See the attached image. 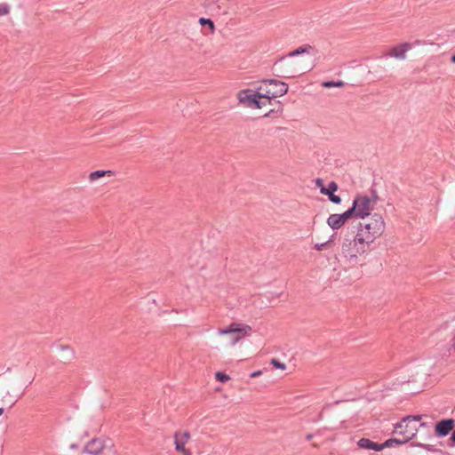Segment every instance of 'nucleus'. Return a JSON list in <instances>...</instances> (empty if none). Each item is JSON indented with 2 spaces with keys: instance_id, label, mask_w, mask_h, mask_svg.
<instances>
[{
  "instance_id": "nucleus-1",
  "label": "nucleus",
  "mask_w": 455,
  "mask_h": 455,
  "mask_svg": "<svg viewBox=\"0 0 455 455\" xmlns=\"http://www.w3.org/2000/svg\"><path fill=\"white\" fill-rule=\"evenodd\" d=\"M369 243L357 240V235L354 228H347L344 233L339 251L335 259L345 267H352L356 265H363L362 257L367 251Z\"/></svg>"
},
{
  "instance_id": "nucleus-2",
  "label": "nucleus",
  "mask_w": 455,
  "mask_h": 455,
  "mask_svg": "<svg viewBox=\"0 0 455 455\" xmlns=\"http://www.w3.org/2000/svg\"><path fill=\"white\" fill-rule=\"evenodd\" d=\"M315 49L309 44H303L286 54V78L296 77L311 71L314 67L312 57Z\"/></svg>"
},
{
  "instance_id": "nucleus-3",
  "label": "nucleus",
  "mask_w": 455,
  "mask_h": 455,
  "mask_svg": "<svg viewBox=\"0 0 455 455\" xmlns=\"http://www.w3.org/2000/svg\"><path fill=\"white\" fill-rule=\"evenodd\" d=\"M363 221H360L356 226H353L355 234L357 235V240L367 243H372L385 230V221L381 215L374 213L366 217Z\"/></svg>"
},
{
  "instance_id": "nucleus-4",
  "label": "nucleus",
  "mask_w": 455,
  "mask_h": 455,
  "mask_svg": "<svg viewBox=\"0 0 455 455\" xmlns=\"http://www.w3.org/2000/svg\"><path fill=\"white\" fill-rule=\"evenodd\" d=\"M411 418H403L399 423L395 426L394 435H396L390 440H395V445L403 447V452L410 453L411 449L414 447H422L427 451H435L430 448V445H424L421 443L415 444L414 443H409V441L416 435L417 427L415 424L411 423Z\"/></svg>"
},
{
  "instance_id": "nucleus-5",
  "label": "nucleus",
  "mask_w": 455,
  "mask_h": 455,
  "mask_svg": "<svg viewBox=\"0 0 455 455\" xmlns=\"http://www.w3.org/2000/svg\"><path fill=\"white\" fill-rule=\"evenodd\" d=\"M378 199L379 196L376 191H372L371 196L356 195L349 209L353 210L354 217L364 220L366 217L371 216V212L373 210Z\"/></svg>"
},
{
  "instance_id": "nucleus-6",
  "label": "nucleus",
  "mask_w": 455,
  "mask_h": 455,
  "mask_svg": "<svg viewBox=\"0 0 455 455\" xmlns=\"http://www.w3.org/2000/svg\"><path fill=\"white\" fill-rule=\"evenodd\" d=\"M282 85H284V83L275 79L263 80L256 88L257 93H259L261 99H265L270 103L271 100L284 95V90L280 87Z\"/></svg>"
},
{
  "instance_id": "nucleus-7",
  "label": "nucleus",
  "mask_w": 455,
  "mask_h": 455,
  "mask_svg": "<svg viewBox=\"0 0 455 455\" xmlns=\"http://www.w3.org/2000/svg\"><path fill=\"white\" fill-rule=\"evenodd\" d=\"M237 99L240 103L251 108H261L266 105V101H262L259 93H257V89H244L237 93Z\"/></svg>"
},
{
  "instance_id": "nucleus-8",
  "label": "nucleus",
  "mask_w": 455,
  "mask_h": 455,
  "mask_svg": "<svg viewBox=\"0 0 455 455\" xmlns=\"http://www.w3.org/2000/svg\"><path fill=\"white\" fill-rule=\"evenodd\" d=\"M251 327L248 324L242 323H232L228 327L224 329H220L219 333L220 335L234 334L231 344L235 345L243 337L249 335L251 332Z\"/></svg>"
},
{
  "instance_id": "nucleus-9",
  "label": "nucleus",
  "mask_w": 455,
  "mask_h": 455,
  "mask_svg": "<svg viewBox=\"0 0 455 455\" xmlns=\"http://www.w3.org/2000/svg\"><path fill=\"white\" fill-rule=\"evenodd\" d=\"M112 447L113 443L109 439L92 438L84 445V451L90 455H98L105 450H111Z\"/></svg>"
},
{
  "instance_id": "nucleus-10",
  "label": "nucleus",
  "mask_w": 455,
  "mask_h": 455,
  "mask_svg": "<svg viewBox=\"0 0 455 455\" xmlns=\"http://www.w3.org/2000/svg\"><path fill=\"white\" fill-rule=\"evenodd\" d=\"M353 210L347 209L341 214H331L327 220V224L332 229L340 228L349 219L353 218Z\"/></svg>"
},
{
  "instance_id": "nucleus-11",
  "label": "nucleus",
  "mask_w": 455,
  "mask_h": 455,
  "mask_svg": "<svg viewBox=\"0 0 455 455\" xmlns=\"http://www.w3.org/2000/svg\"><path fill=\"white\" fill-rule=\"evenodd\" d=\"M394 442H395V441L388 439V440L385 441L382 443H379L373 442V441H371V440H370L368 438H361L357 442V445H358V447L360 449L372 450V451H380L384 448L393 447L394 446Z\"/></svg>"
},
{
  "instance_id": "nucleus-12",
  "label": "nucleus",
  "mask_w": 455,
  "mask_h": 455,
  "mask_svg": "<svg viewBox=\"0 0 455 455\" xmlns=\"http://www.w3.org/2000/svg\"><path fill=\"white\" fill-rule=\"evenodd\" d=\"M412 48L410 43H403L397 45H395L390 48L389 52L386 53L385 57H392L396 60H405L406 53L411 51Z\"/></svg>"
},
{
  "instance_id": "nucleus-13",
  "label": "nucleus",
  "mask_w": 455,
  "mask_h": 455,
  "mask_svg": "<svg viewBox=\"0 0 455 455\" xmlns=\"http://www.w3.org/2000/svg\"><path fill=\"white\" fill-rule=\"evenodd\" d=\"M190 438V433L185 432H175L174 434V444L175 450L178 452H182L183 455H191L188 450L185 448L186 443Z\"/></svg>"
},
{
  "instance_id": "nucleus-14",
  "label": "nucleus",
  "mask_w": 455,
  "mask_h": 455,
  "mask_svg": "<svg viewBox=\"0 0 455 455\" xmlns=\"http://www.w3.org/2000/svg\"><path fill=\"white\" fill-rule=\"evenodd\" d=\"M455 420L453 419H445L438 421L435 426V434L438 437H443L453 430Z\"/></svg>"
},
{
  "instance_id": "nucleus-15",
  "label": "nucleus",
  "mask_w": 455,
  "mask_h": 455,
  "mask_svg": "<svg viewBox=\"0 0 455 455\" xmlns=\"http://www.w3.org/2000/svg\"><path fill=\"white\" fill-rule=\"evenodd\" d=\"M55 348L63 353V355L60 356V360L64 363H69L74 359L75 353L69 346L59 344L55 346Z\"/></svg>"
},
{
  "instance_id": "nucleus-16",
  "label": "nucleus",
  "mask_w": 455,
  "mask_h": 455,
  "mask_svg": "<svg viewBox=\"0 0 455 455\" xmlns=\"http://www.w3.org/2000/svg\"><path fill=\"white\" fill-rule=\"evenodd\" d=\"M114 172L112 171H104V170H97L94 172H92L89 175V179L92 181L97 180L100 178H102L104 176H112Z\"/></svg>"
},
{
  "instance_id": "nucleus-17",
  "label": "nucleus",
  "mask_w": 455,
  "mask_h": 455,
  "mask_svg": "<svg viewBox=\"0 0 455 455\" xmlns=\"http://www.w3.org/2000/svg\"><path fill=\"white\" fill-rule=\"evenodd\" d=\"M339 189V186L335 181H331L328 187L322 188V194L327 196L334 195V193Z\"/></svg>"
},
{
  "instance_id": "nucleus-18",
  "label": "nucleus",
  "mask_w": 455,
  "mask_h": 455,
  "mask_svg": "<svg viewBox=\"0 0 455 455\" xmlns=\"http://www.w3.org/2000/svg\"><path fill=\"white\" fill-rule=\"evenodd\" d=\"M199 23L202 27H207L211 31H213L215 29V25L212 20L209 18H200Z\"/></svg>"
},
{
  "instance_id": "nucleus-19",
  "label": "nucleus",
  "mask_w": 455,
  "mask_h": 455,
  "mask_svg": "<svg viewBox=\"0 0 455 455\" xmlns=\"http://www.w3.org/2000/svg\"><path fill=\"white\" fill-rule=\"evenodd\" d=\"M333 235L329 239L327 240L326 242L324 243H316L315 244V249L316 251H323L324 249H328V248H331L332 243H333V239H332Z\"/></svg>"
},
{
  "instance_id": "nucleus-20",
  "label": "nucleus",
  "mask_w": 455,
  "mask_h": 455,
  "mask_svg": "<svg viewBox=\"0 0 455 455\" xmlns=\"http://www.w3.org/2000/svg\"><path fill=\"white\" fill-rule=\"evenodd\" d=\"M215 379L219 382L225 383L230 379V377L225 371H217L215 373Z\"/></svg>"
},
{
  "instance_id": "nucleus-21",
  "label": "nucleus",
  "mask_w": 455,
  "mask_h": 455,
  "mask_svg": "<svg viewBox=\"0 0 455 455\" xmlns=\"http://www.w3.org/2000/svg\"><path fill=\"white\" fill-rule=\"evenodd\" d=\"M296 358L294 356L291 357V359L290 360V363H291V365L288 367L286 366V374L287 373H291L292 371H295L296 369Z\"/></svg>"
},
{
  "instance_id": "nucleus-22",
  "label": "nucleus",
  "mask_w": 455,
  "mask_h": 455,
  "mask_svg": "<svg viewBox=\"0 0 455 455\" xmlns=\"http://www.w3.org/2000/svg\"><path fill=\"white\" fill-rule=\"evenodd\" d=\"M270 364H272L275 369L284 370V363H282L275 358L271 359Z\"/></svg>"
},
{
  "instance_id": "nucleus-23",
  "label": "nucleus",
  "mask_w": 455,
  "mask_h": 455,
  "mask_svg": "<svg viewBox=\"0 0 455 455\" xmlns=\"http://www.w3.org/2000/svg\"><path fill=\"white\" fill-rule=\"evenodd\" d=\"M10 12V6L8 4H0V16L8 14Z\"/></svg>"
},
{
  "instance_id": "nucleus-24",
  "label": "nucleus",
  "mask_w": 455,
  "mask_h": 455,
  "mask_svg": "<svg viewBox=\"0 0 455 455\" xmlns=\"http://www.w3.org/2000/svg\"><path fill=\"white\" fill-rule=\"evenodd\" d=\"M328 198L331 203L335 204H339L341 203V197L339 196H336L335 194L330 195Z\"/></svg>"
},
{
  "instance_id": "nucleus-25",
  "label": "nucleus",
  "mask_w": 455,
  "mask_h": 455,
  "mask_svg": "<svg viewBox=\"0 0 455 455\" xmlns=\"http://www.w3.org/2000/svg\"><path fill=\"white\" fill-rule=\"evenodd\" d=\"M312 439H321V435L319 432H316L315 434H308L306 435V440L310 441Z\"/></svg>"
},
{
  "instance_id": "nucleus-26",
  "label": "nucleus",
  "mask_w": 455,
  "mask_h": 455,
  "mask_svg": "<svg viewBox=\"0 0 455 455\" xmlns=\"http://www.w3.org/2000/svg\"><path fill=\"white\" fill-rule=\"evenodd\" d=\"M322 86L324 88H332L336 87V83L335 81H324L322 83Z\"/></svg>"
},
{
  "instance_id": "nucleus-27",
  "label": "nucleus",
  "mask_w": 455,
  "mask_h": 455,
  "mask_svg": "<svg viewBox=\"0 0 455 455\" xmlns=\"http://www.w3.org/2000/svg\"><path fill=\"white\" fill-rule=\"evenodd\" d=\"M315 184L317 188H320V192L322 193V188H325L323 185V180L321 178H317L315 180Z\"/></svg>"
},
{
  "instance_id": "nucleus-28",
  "label": "nucleus",
  "mask_w": 455,
  "mask_h": 455,
  "mask_svg": "<svg viewBox=\"0 0 455 455\" xmlns=\"http://www.w3.org/2000/svg\"><path fill=\"white\" fill-rule=\"evenodd\" d=\"M289 33L290 35H293L294 34V38L298 37V36L296 35V29H295V24L291 22L290 25H289Z\"/></svg>"
},
{
  "instance_id": "nucleus-29",
  "label": "nucleus",
  "mask_w": 455,
  "mask_h": 455,
  "mask_svg": "<svg viewBox=\"0 0 455 455\" xmlns=\"http://www.w3.org/2000/svg\"><path fill=\"white\" fill-rule=\"evenodd\" d=\"M406 418H411V423L416 425V422L420 420L421 416H407Z\"/></svg>"
},
{
  "instance_id": "nucleus-30",
  "label": "nucleus",
  "mask_w": 455,
  "mask_h": 455,
  "mask_svg": "<svg viewBox=\"0 0 455 455\" xmlns=\"http://www.w3.org/2000/svg\"><path fill=\"white\" fill-rule=\"evenodd\" d=\"M449 442H451V446L455 445V430L452 432L451 436L449 439Z\"/></svg>"
},
{
  "instance_id": "nucleus-31",
  "label": "nucleus",
  "mask_w": 455,
  "mask_h": 455,
  "mask_svg": "<svg viewBox=\"0 0 455 455\" xmlns=\"http://www.w3.org/2000/svg\"><path fill=\"white\" fill-rule=\"evenodd\" d=\"M451 351L455 353V333H454V336L452 337V339L451 340Z\"/></svg>"
},
{
  "instance_id": "nucleus-32",
  "label": "nucleus",
  "mask_w": 455,
  "mask_h": 455,
  "mask_svg": "<svg viewBox=\"0 0 455 455\" xmlns=\"http://www.w3.org/2000/svg\"><path fill=\"white\" fill-rule=\"evenodd\" d=\"M261 374V371H253L250 374V377L251 378H255V377H258Z\"/></svg>"
},
{
  "instance_id": "nucleus-33",
  "label": "nucleus",
  "mask_w": 455,
  "mask_h": 455,
  "mask_svg": "<svg viewBox=\"0 0 455 455\" xmlns=\"http://www.w3.org/2000/svg\"><path fill=\"white\" fill-rule=\"evenodd\" d=\"M336 87H344L345 86V83L343 81H336Z\"/></svg>"
},
{
  "instance_id": "nucleus-34",
  "label": "nucleus",
  "mask_w": 455,
  "mask_h": 455,
  "mask_svg": "<svg viewBox=\"0 0 455 455\" xmlns=\"http://www.w3.org/2000/svg\"><path fill=\"white\" fill-rule=\"evenodd\" d=\"M274 112V110H270L267 114L265 115V116H270Z\"/></svg>"
},
{
  "instance_id": "nucleus-35",
  "label": "nucleus",
  "mask_w": 455,
  "mask_h": 455,
  "mask_svg": "<svg viewBox=\"0 0 455 455\" xmlns=\"http://www.w3.org/2000/svg\"><path fill=\"white\" fill-rule=\"evenodd\" d=\"M77 447H78V446H77L76 444H75V443H72V444L70 445V448H71L72 450H74V449H76V448H77Z\"/></svg>"
},
{
  "instance_id": "nucleus-36",
  "label": "nucleus",
  "mask_w": 455,
  "mask_h": 455,
  "mask_svg": "<svg viewBox=\"0 0 455 455\" xmlns=\"http://www.w3.org/2000/svg\"><path fill=\"white\" fill-rule=\"evenodd\" d=\"M451 60L452 63L455 64V54L451 56Z\"/></svg>"
},
{
  "instance_id": "nucleus-37",
  "label": "nucleus",
  "mask_w": 455,
  "mask_h": 455,
  "mask_svg": "<svg viewBox=\"0 0 455 455\" xmlns=\"http://www.w3.org/2000/svg\"><path fill=\"white\" fill-rule=\"evenodd\" d=\"M4 408H0V416L4 413Z\"/></svg>"
},
{
  "instance_id": "nucleus-38",
  "label": "nucleus",
  "mask_w": 455,
  "mask_h": 455,
  "mask_svg": "<svg viewBox=\"0 0 455 455\" xmlns=\"http://www.w3.org/2000/svg\"><path fill=\"white\" fill-rule=\"evenodd\" d=\"M288 90H289V86H288V84H286V88H285L286 93L288 92Z\"/></svg>"
}]
</instances>
